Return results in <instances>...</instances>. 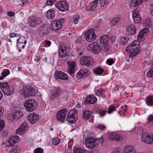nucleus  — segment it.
<instances>
[{"instance_id": "obj_1", "label": "nucleus", "mask_w": 153, "mask_h": 153, "mask_svg": "<svg viewBox=\"0 0 153 153\" xmlns=\"http://www.w3.org/2000/svg\"><path fill=\"white\" fill-rule=\"evenodd\" d=\"M148 31L149 30L147 28L140 31L138 34L137 40L134 41L132 44L129 45L126 48V51L130 52L132 56H136L140 52V50L139 47L140 42L144 41L149 33Z\"/></svg>"}, {"instance_id": "obj_2", "label": "nucleus", "mask_w": 153, "mask_h": 153, "mask_svg": "<svg viewBox=\"0 0 153 153\" xmlns=\"http://www.w3.org/2000/svg\"><path fill=\"white\" fill-rule=\"evenodd\" d=\"M37 89L31 86L25 87L20 91L21 94L25 97H28L35 95L37 92Z\"/></svg>"}, {"instance_id": "obj_3", "label": "nucleus", "mask_w": 153, "mask_h": 153, "mask_svg": "<svg viewBox=\"0 0 153 153\" xmlns=\"http://www.w3.org/2000/svg\"><path fill=\"white\" fill-rule=\"evenodd\" d=\"M0 86L2 91L6 95H10L14 93V89L8 82H0Z\"/></svg>"}, {"instance_id": "obj_4", "label": "nucleus", "mask_w": 153, "mask_h": 153, "mask_svg": "<svg viewBox=\"0 0 153 153\" xmlns=\"http://www.w3.org/2000/svg\"><path fill=\"white\" fill-rule=\"evenodd\" d=\"M26 110L28 112L32 111L36 108V104L35 100L33 99L27 100L24 104Z\"/></svg>"}, {"instance_id": "obj_5", "label": "nucleus", "mask_w": 153, "mask_h": 153, "mask_svg": "<svg viewBox=\"0 0 153 153\" xmlns=\"http://www.w3.org/2000/svg\"><path fill=\"white\" fill-rule=\"evenodd\" d=\"M78 111L76 109L70 110L68 114L67 120L69 122L73 123L76 122L77 120Z\"/></svg>"}, {"instance_id": "obj_6", "label": "nucleus", "mask_w": 153, "mask_h": 153, "mask_svg": "<svg viewBox=\"0 0 153 153\" xmlns=\"http://www.w3.org/2000/svg\"><path fill=\"white\" fill-rule=\"evenodd\" d=\"M55 7L59 11L64 12L68 10V5L66 1L64 0L57 1L55 4Z\"/></svg>"}, {"instance_id": "obj_7", "label": "nucleus", "mask_w": 153, "mask_h": 153, "mask_svg": "<svg viewBox=\"0 0 153 153\" xmlns=\"http://www.w3.org/2000/svg\"><path fill=\"white\" fill-rule=\"evenodd\" d=\"M65 21V18H61L58 20H54L51 25L52 30H56L60 29L64 22Z\"/></svg>"}, {"instance_id": "obj_8", "label": "nucleus", "mask_w": 153, "mask_h": 153, "mask_svg": "<svg viewBox=\"0 0 153 153\" xmlns=\"http://www.w3.org/2000/svg\"><path fill=\"white\" fill-rule=\"evenodd\" d=\"M80 64L82 65L89 67L94 64V60L92 57L84 56L82 57L80 61Z\"/></svg>"}, {"instance_id": "obj_9", "label": "nucleus", "mask_w": 153, "mask_h": 153, "mask_svg": "<svg viewBox=\"0 0 153 153\" xmlns=\"http://www.w3.org/2000/svg\"><path fill=\"white\" fill-rule=\"evenodd\" d=\"M23 115V113L19 111L9 113L7 115V118L9 121L12 122L15 121L16 119L21 118Z\"/></svg>"}, {"instance_id": "obj_10", "label": "nucleus", "mask_w": 153, "mask_h": 153, "mask_svg": "<svg viewBox=\"0 0 153 153\" xmlns=\"http://www.w3.org/2000/svg\"><path fill=\"white\" fill-rule=\"evenodd\" d=\"M51 27L50 24L47 22H45L43 25L40 27V34L42 36H45L47 35L49 33Z\"/></svg>"}, {"instance_id": "obj_11", "label": "nucleus", "mask_w": 153, "mask_h": 153, "mask_svg": "<svg viewBox=\"0 0 153 153\" xmlns=\"http://www.w3.org/2000/svg\"><path fill=\"white\" fill-rule=\"evenodd\" d=\"M95 31L93 28L90 29L85 33V36L86 40L89 42L94 40L96 38L95 34Z\"/></svg>"}, {"instance_id": "obj_12", "label": "nucleus", "mask_w": 153, "mask_h": 153, "mask_svg": "<svg viewBox=\"0 0 153 153\" xmlns=\"http://www.w3.org/2000/svg\"><path fill=\"white\" fill-rule=\"evenodd\" d=\"M69 47V45L66 44H62L61 45L58 51L59 57L63 58L68 56V54L67 52V50Z\"/></svg>"}, {"instance_id": "obj_13", "label": "nucleus", "mask_w": 153, "mask_h": 153, "mask_svg": "<svg viewBox=\"0 0 153 153\" xmlns=\"http://www.w3.org/2000/svg\"><path fill=\"white\" fill-rule=\"evenodd\" d=\"M62 90L59 87L55 88L50 97V99L52 100H58L60 97Z\"/></svg>"}, {"instance_id": "obj_14", "label": "nucleus", "mask_w": 153, "mask_h": 153, "mask_svg": "<svg viewBox=\"0 0 153 153\" xmlns=\"http://www.w3.org/2000/svg\"><path fill=\"white\" fill-rule=\"evenodd\" d=\"M88 50L95 53L98 54L101 51L100 47L96 42H94L89 45L87 48Z\"/></svg>"}, {"instance_id": "obj_15", "label": "nucleus", "mask_w": 153, "mask_h": 153, "mask_svg": "<svg viewBox=\"0 0 153 153\" xmlns=\"http://www.w3.org/2000/svg\"><path fill=\"white\" fill-rule=\"evenodd\" d=\"M141 140L142 141L148 144H151L153 142V134L143 133L141 135Z\"/></svg>"}, {"instance_id": "obj_16", "label": "nucleus", "mask_w": 153, "mask_h": 153, "mask_svg": "<svg viewBox=\"0 0 153 153\" xmlns=\"http://www.w3.org/2000/svg\"><path fill=\"white\" fill-rule=\"evenodd\" d=\"M67 110L65 108L59 111L57 114V119L59 121L63 122L67 114Z\"/></svg>"}, {"instance_id": "obj_17", "label": "nucleus", "mask_w": 153, "mask_h": 153, "mask_svg": "<svg viewBox=\"0 0 153 153\" xmlns=\"http://www.w3.org/2000/svg\"><path fill=\"white\" fill-rule=\"evenodd\" d=\"M140 10V8L137 7L136 9L134 10L132 14L133 20L136 23L140 22L141 21L140 16L139 14Z\"/></svg>"}, {"instance_id": "obj_18", "label": "nucleus", "mask_w": 153, "mask_h": 153, "mask_svg": "<svg viewBox=\"0 0 153 153\" xmlns=\"http://www.w3.org/2000/svg\"><path fill=\"white\" fill-rule=\"evenodd\" d=\"M27 118L29 122L31 124H33L39 120V117L35 113H32L28 115Z\"/></svg>"}, {"instance_id": "obj_19", "label": "nucleus", "mask_w": 153, "mask_h": 153, "mask_svg": "<svg viewBox=\"0 0 153 153\" xmlns=\"http://www.w3.org/2000/svg\"><path fill=\"white\" fill-rule=\"evenodd\" d=\"M75 62L72 61L67 62L68 71L71 75H73L74 74L75 68Z\"/></svg>"}, {"instance_id": "obj_20", "label": "nucleus", "mask_w": 153, "mask_h": 153, "mask_svg": "<svg viewBox=\"0 0 153 153\" xmlns=\"http://www.w3.org/2000/svg\"><path fill=\"white\" fill-rule=\"evenodd\" d=\"M97 99L94 95H89L87 97L84 101V104H94L97 102Z\"/></svg>"}, {"instance_id": "obj_21", "label": "nucleus", "mask_w": 153, "mask_h": 153, "mask_svg": "<svg viewBox=\"0 0 153 153\" xmlns=\"http://www.w3.org/2000/svg\"><path fill=\"white\" fill-rule=\"evenodd\" d=\"M90 73L89 71L86 69H82L77 73L76 76L79 79L84 78L85 77L88 76Z\"/></svg>"}, {"instance_id": "obj_22", "label": "nucleus", "mask_w": 153, "mask_h": 153, "mask_svg": "<svg viewBox=\"0 0 153 153\" xmlns=\"http://www.w3.org/2000/svg\"><path fill=\"white\" fill-rule=\"evenodd\" d=\"M55 77L57 79L63 80H67L68 76L65 73L62 71H56L55 74Z\"/></svg>"}, {"instance_id": "obj_23", "label": "nucleus", "mask_w": 153, "mask_h": 153, "mask_svg": "<svg viewBox=\"0 0 153 153\" xmlns=\"http://www.w3.org/2000/svg\"><path fill=\"white\" fill-rule=\"evenodd\" d=\"M98 0H94L89 5L85 8L86 10L88 11H93L95 10Z\"/></svg>"}, {"instance_id": "obj_24", "label": "nucleus", "mask_w": 153, "mask_h": 153, "mask_svg": "<svg viewBox=\"0 0 153 153\" xmlns=\"http://www.w3.org/2000/svg\"><path fill=\"white\" fill-rule=\"evenodd\" d=\"M85 145L87 147L90 149H92L97 145V142L95 139L90 140H87L85 142Z\"/></svg>"}, {"instance_id": "obj_25", "label": "nucleus", "mask_w": 153, "mask_h": 153, "mask_svg": "<svg viewBox=\"0 0 153 153\" xmlns=\"http://www.w3.org/2000/svg\"><path fill=\"white\" fill-rule=\"evenodd\" d=\"M27 124L26 123H23L16 131V134L20 135L22 133H24V132L27 130Z\"/></svg>"}, {"instance_id": "obj_26", "label": "nucleus", "mask_w": 153, "mask_h": 153, "mask_svg": "<svg viewBox=\"0 0 153 153\" xmlns=\"http://www.w3.org/2000/svg\"><path fill=\"white\" fill-rule=\"evenodd\" d=\"M127 32L129 35H134L136 33V29L134 25H130L127 28Z\"/></svg>"}, {"instance_id": "obj_27", "label": "nucleus", "mask_w": 153, "mask_h": 153, "mask_svg": "<svg viewBox=\"0 0 153 153\" xmlns=\"http://www.w3.org/2000/svg\"><path fill=\"white\" fill-rule=\"evenodd\" d=\"M55 12L54 10L50 9L46 13V17L49 19H52L55 17Z\"/></svg>"}, {"instance_id": "obj_28", "label": "nucleus", "mask_w": 153, "mask_h": 153, "mask_svg": "<svg viewBox=\"0 0 153 153\" xmlns=\"http://www.w3.org/2000/svg\"><path fill=\"white\" fill-rule=\"evenodd\" d=\"M109 38L107 35H104L102 36L100 38V41L103 45L107 44Z\"/></svg>"}, {"instance_id": "obj_29", "label": "nucleus", "mask_w": 153, "mask_h": 153, "mask_svg": "<svg viewBox=\"0 0 153 153\" xmlns=\"http://www.w3.org/2000/svg\"><path fill=\"white\" fill-rule=\"evenodd\" d=\"M83 137L85 140V141L88 140H92L94 139L91 133L90 132H85L84 133V134L83 135Z\"/></svg>"}, {"instance_id": "obj_30", "label": "nucleus", "mask_w": 153, "mask_h": 153, "mask_svg": "<svg viewBox=\"0 0 153 153\" xmlns=\"http://www.w3.org/2000/svg\"><path fill=\"white\" fill-rule=\"evenodd\" d=\"M110 138L112 140H114L117 141H120L122 139L120 135L116 134L115 132L112 133L110 135Z\"/></svg>"}, {"instance_id": "obj_31", "label": "nucleus", "mask_w": 153, "mask_h": 153, "mask_svg": "<svg viewBox=\"0 0 153 153\" xmlns=\"http://www.w3.org/2000/svg\"><path fill=\"white\" fill-rule=\"evenodd\" d=\"M120 18L118 16H116L113 18L111 20V25L114 26H116L117 24L120 22Z\"/></svg>"}, {"instance_id": "obj_32", "label": "nucleus", "mask_w": 153, "mask_h": 153, "mask_svg": "<svg viewBox=\"0 0 153 153\" xmlns=\"http://www.w3.org/2000/svg\"><path fill=\"white\" fill-rule=\"evenodd\" d=\"M92 114V113L91 111L88 110H85L83 111V117L85 119H88Z\"/></svg>"}, {"instance_id": "obj_33", "label": "nucleus", "mask_w": 153, "mask_h": 153, "mask_svg": "<svg viewBox=\"0 0 153 153\" xmlns=\"http://www.w3.org/2000/svg\"><path fill=\"white\" fill-rule=\"evenodd\" d=\"M146 103L148 106H153V96H148L146 98Z\"/></svg>"}, {"instance_id": "obj_34", "label": "nucleus", "mask_w": 153, "mask_h": 153, "mask_svg": "<svg viewBox=\"0 0 153 153\" xmlns=\"http://www.w3.org/2000/svg\"><path fill=\"white\" fill-rule=\"evenodd\" d=\"M135 149L132 146H129L126 147L125 149V153H135Z\"/></svg>"}, {"instance_id": "obj_35", "label": "nucleus", "mask_w": 153, "mask_h": 153, "mask_svg": "<svg viewBox=\"0 0 153 153\" xmlns=\"http://www.w3.org/2000/svg\"><path fill=\"white\" fill-rule=\"evenodd\" d=\"M104 71V69L100 67H97L95 68L94 70V72L95 74L98 75L102 74Z\"/></svg>"}, {"instance_id": "obj_36", "label": "nucleus", "mask_w": 153, "mask_h": 153, "mask_svg": "<svg viewBox=\"0 0 153 153\" xmlns=\"http://www.w3.org/2000/svg\"><path fill=\"white\" fill-rule=\"evenodd\" d=\"M74 153H87V152L85 150H84L82 149L76 147L74 150Z\"/></svg>"}, {"instance_id": "obj_37", "label": "nucleus", "mask_w": 153, "mask_h": 153, "mask_svg": "<svg viewBox=\"0 0 153 153\" xmlns=\"http://www.w3.org/2000/svg\"><path fill=\"white\" fill-rule=\"evenodd\" d=\"M79 19V16L77 14L73 16L72 17V22L75 24H77L78 23Z\"/></svg>"}, {"instance_id": "obj_38", "label": "nucleus", "mask_w": 153, "mask_h": 153, "mask_svg": "<svg viewBox=\"0 0 153 153\" xmlns=\"http://www.w3.org/2000/svg\"><path fill=\"white\" fill-rule=\"evenodd\" d=\"M142 2L140 0H132L131 4L133 7H136L140 4Z\"/></svg>"}, {"instance_id": "obj_39", "label": "nucleus", "mask_w": 153, "mask_h": 153, "mask_svg": "<svg viewBox=\"0 0 153 153\" xmlns=\"http://www.w3.org/2000/svg\"><path fill=\"white\" fill-rule=\"evenodd\" d=\"M129 40V38L128 37H123L121 39L120 42L122 45H124L127 44L128 41Z\"/></svg>"}, {"instance_id": "obj_40", "label": "nucleus", "mask_w": 153, "mask_h": 153, "mask_svg": "<svg viewBox=\"0 0 153 153\" xmlns=\"http://www.w3.org/2000/svg\"><path fill=\"white\" fill-rule=\"evenodd\" d=\"M10 139L12 140V143H13V145L16 143H17L18 141H19L20 140V138L17 135L14 136L10 138Z\"/></svg>"}, {"instance_id": "obj_41", "label": "nucleus", "mask_w": 153, "mask_h": 153, "mask_svg": "<svg viewBox=\"0 0 153 153\" xmlns=\"http://www.w3.org/2000/svg\"><path fill=\"white\" fill-rule=\"evenodd\" d=\"M12 140L10 138L9 139L8 141H7L5 143V146L7 147H10L12 146V147L14 146V145L13 143H12Z\"/></svg>"}, {"instance_id": "obj_42", "label": "nucleus", "mask_w": 153, "mask_h": 153, "mask_svg": "<svg viewBox=\"0 0 153 153\" xmlns=\"http://www.w3.org/2000/svg\"><path fill=\"white\" fill-rule=\"evenodd\" d=\"M100 4L101 7H103L105 6L108 2V0H99Z\"/></svg>"}, {"instance_id": "obj_43", "label": "nucleus", "mask_w": 153, "mask_h": 153, "mask_svg": "<svg viewBox=\"0 0 153 153\" xmlns=\"http://www.w3.org/2000/svg\"><path fill=\"white\" fill-rule=\"evenodd\" d=\"M60 140L59 138L56 137L55 138H54L52 140V143L54 145H58L60 142Z\"/></svg>"}, {"instance_id": "obj_44", "label": "nucleus", "mask_w": 153, "mask_h": 153, "mask_svg": "<svg viewBox=\"0 0 153 153\" xmlns=\"http://www.w3.org/2000/svg\"><path fill=\"white\" fill-rule=\"evenodd\" d=\"M147 76L148 77H153V67L147 72Z\"/></svg>"}, {"instance_id": "obj_45", "label": "nucleus", "mask_w": 153, "mask_h": 153, "mask_svg": "<svg viewBox=\"0 0 153 153\" xmlns=\"http://www.w3.org/2000/svg\"><path fill=\"white\" fill-rule=\"evenodd\" d=\"M147 120H148V122H147V123H153V115H149L148 117Z\"/></svg>"}, {"instance_id": "obj_46", "label": "nucleus", "mask_w": 153, "mask_h": 153, "mask_svg": "<svg viewBox=\"0 0 153 153\" xmlns=\"http://www.w3.org/2000/svg\"><path fill=\"white\" fill-rule=\"evenodd\" d=\"M43 150L41 148H37L34 151L33 153H43Z\"/></svg>"}, {"instance_id": "obj_47", "label": "nucleus", "mask_w": 153, "mask_h": 153, "mask_svg": "<svg viewBox=\"0 0 153 153\" xmlns=\"http://www.w3.org/2000/svg\"><path fill=\"white\" fill-rule=\"evenodd\" d=\"M107 111L106 110H100L99 111L98 113L100 114V116L103 117L105 116L106 114Z\"/></svg>"}, {"instance_id": "obj_48", "label": "nucleus", "mask_w": 153, "mask_h": 153, "mask_svg": "<svg viewBox=\"0 0 153 153\" xmlns=\"http://www.w3.org/2000/svg\"><path fill=\"white\" fill-rule=\"evenodd\" d=\"M146 24L147 25L151 26L152 25V23L150 18H147L146 19L145 21Z\"/></svg>"}, {"instance_id": "obj_49", "label": "nucleus", "mask_w": 153, "mask_h": 153, "mask_svg": "<svg viewBox=\"0 0 153 153\" xmlns=\"http://www.w3.org/2000/svg\"><path fill=\"white\" fill-rule=\"evenodd\" d=\"M56 1V0H47L46 4L47 5H52Z\"/></svg>"}, {"instance_id": "obj_50", "label": "nucleus", "mask_w": 153, "mask_h": 153, "mask_svg": "<svg viewBox=\"0 0 153 153\" xmlns=\"http://www.w3.org/2000/svg\"><path fill=\"white\" fill-rule=\"evenodd\" d=\"M104 90L102 88H100L98 90V91L96 93V95L100 94L101 96H103V95L104 94Z\"/></svg>"}, {"instance_id": "obj_51", "label": "nucleus", "mask_w": 153, "mask_h": 153, "mask_svg": "<svg viewBox=\"0 0 153 153\" xmlns=\"http://www.w3.org/2000/svg\"><path fill=\"white\" fill-rule=\"evenodd\" d=\"M29 23L32 27H35L36 26L34 20L32 19L30 20L29 21Z\"/></svg>"}, {"instance_id": "obj_52", "label": "nucleus", "mask_w": 153, "mask_h": 153, "mask_svg": "<svg viewBox=\"0 0 153 153\" xmlns=\"http://www.w3.org/2000/svg\"><path fill=\"white\" fill-rule=\"evenodd\" d=\"M4 126V121L1 120L0 121V132L3 129Z\"/></svg>"}, {"instance_id": "obj_53", "label": "nucleus", "mask_w": 153, "mask_h": 153, "mask_svg": "<svg viewBox=\"0 0 153 153\" xmlns=\"http://www.w3.org/2000/svg\"><path fill=\"white\" fill-rule=\"evenodd\" d=\"M115 109L114 106H111L109 107L108 109V113L110 114L114 111Z\"/></svg>"}, {"instance_id": "obj_54", "label": "nucleus", "mask_w": 153, "mask_h": 153, "mask_svg": "<svg viewBox=\"0 0 153 153\" xmlns=\"http://www.w3.org/2000/svg\"><path fill=\"white\" fill-rule=\"evenodd\" d=\"M12 149H15L17 151V152L19 153L20 152V148L19 145H14V146L12 147Z\"/></svg>"}, {"instance_id": "obj_55", "label": "nucleus", "mask_w": 153, "mask_h": 153, "mask_svg": "<svg viewBox=\"0 0 153 153\" xmlns=\"http://www.w3.org/2000/svg\"><path fill=\"white\" fill-rule=\"evenodd\" d=\"M44 46L46 47H48L51 44V42L50 41L48 40L45 41L44 42Z\"/></svg>"}, {"instance_id": "obj_56", "label": "nucleus", "mask_w": 153, "mask_h": 153, "mask_svg": "<svg viewBox=\"0 0 153 153\" xmlns=\"http://www.w3.org/2000/svg\"><path fill=\"white\" fill-rule=\"evenodd\" d=\"M8 134V131L7 130H3V132L1 133V135L2 137H7Z\"/></svg>"}, {"instance_id": "obj_57", "label": "nucleus", "mask_w": 153, "mask_h": 153, "mask_svg": "<svg viewBox=\"0 0 153 153\" xmlns=\"http://www.w3.org/2000/svg\"><path fill=\"white\" fill-rule=\"evenodd\" d=\"M97 128L100 129L101 131L104 130L105 129V126L102 125H98L97 126Z\"/></svg>"}, {"instance_id": "obj_58", "label": "nucleus", "mask_w": 153, "mask_h": 153, "mask_svg": "<svg viewBox=\"0 0 153 153\" xmlns=\"http://www.w3.org/2000/svg\"><path fill=\"white\" fill-rule=\"evenodd\" d=\"M114 62V61L112 59H108L106 60L107 64L110 65H112Z\"/></svg>"}, {"instance_id": "obj_59", "label": "nucleus", "mask_w": 153, "mask_h": 153, "mask_svg": "<svg viewBox=\"0 0 153 153\" xmlns=\"http://www.w3.org/2000/svg\"><path fill=\"white\" fill-rule=\"evenodd\" d=\"M34 21L35 22V23H36V25H39L41 23V21L39 19L37 18H36L34 19Z\"/></svg>"}, {"instance_id": "obj_60", "label": "nucleus", "mask_w": 153, "mask_h": 153, "mask_svg": "<svg viewBox=\"0 0 153 153\" xmlns=\"http://www.w3.org/2000/svg\"><path fill=\"white\" fill-rule=\"evenodd\" d=\"M2 73H3L4 74H5L6 76H7L10 74V72L9 70L7 69H4L3 70Z\"/></svg>"}, {"instance_id": "obj_61", "label": "nucleus", "mask_w": 153, "mask_h": 153, "mask_svg": "<svg viewBox=\"0 0 153 153\" xmlns=\"http://www.w3.org/2000/svg\"><path fill=\"white\" fill-rule=\"evenodd\" d=\"M94 108V112L97 114L98 113L99 111L100 110V108L97 106H95Z\"/></svg>"}, {"instance_id": "obj_62", "label": "nucleus", "mask_w": 153, "mask_h": 153, "mask_svg": "<svg viewBox=\"0 0 153 153\" xmlns=\"http://www.w3.org/2000/svg\"><path fill=\"white\" fill-rule=\"evenodd\" d=\"M128 107L126 105H125L124 107L122 106L121 108L122 110L124 111V112L123 113V114H125L126 112V111L127 110Z\"/></svg>"}, {"instance_id": "obj_63", "label": "nucleus", "mask_w": 153, "mask_h": 153, "mask_svg": "<svg viewBox=\"0 0 153 153\" xmlns=\"http://www.w3.org/2000/svg\"><path fill=\"white\" fill-rule=\"evenodd\" d=\"M111 153H120L118 149V148L116 149H113L112 151V152Z\"/></svg>"}, {"instance_id": "obj_64", "label": "nucleus", "mask_w": 153, "mask_h": 153, "mask_svg": "<svg viewBox=\"0 0 153 153\" xmlns=\"http://www.w3.org/2000/svg\"><path fill=\"white\" fill-rule=\"evenodd\" d=\"M150 14L153 16V4H151L150 6Z\"/></svg>"}]
</instances>
